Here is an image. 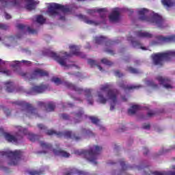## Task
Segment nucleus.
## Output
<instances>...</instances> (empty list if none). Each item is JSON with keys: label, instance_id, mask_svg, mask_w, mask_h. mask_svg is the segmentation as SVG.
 Instances as JSON below:
<instances>
[{"label": "nucleus", "instance_id": "1", "mask_svg": "<svg viewBox=\"0 0 175 175\" xmlns=\"http://www.w3.org/2000/svg\"><path fill=\"white\" fill-rule=\"evenodd\" d=\"M69 49L70 53L68 54L67 52H64L62 57H60L59 55H57L55 52L51 51H48L46 52V55L58 62L61 66H66V59H68V57H72V55H76V57H80V58H86L87 55L83 52H80V47L78 46L70 45Z\"/></svg>", "mask_w": 175, "mask_h": 175}, {"label": "nucleus", "instance_id": "2", "mask_svg": "<svg viewBox=\"0 0 175 175\" xmlns=\"http://www.w3.org/2000/svg\"><path fill=\"white\" fill-rule=\"evenodd\" d=\"M102 151V146H94L93 148H90L89 150H75V154L76 155H84L85 159L90 162H92L94 165H96V157L100 154Z\"/></svg>", "mask_w": 175, "mask_h": 175}, {"label": "nucleus", "instance_id": "3", "mask_svg": "<svg viewBox=\"0 0 175 175\" xmlns=\"http://www.w3.org/2000/svg\"><path fill=\"white\" fill-rule=\"evenodd\" d=\"M111 84L106 83L105 85H101L100 87V91L105 92L107 91V96L111 100L110 110L113 111L116 109V105H117V96L118 95V90L116 89H111Z\"/></svg>", "mask_w": 175, "mask_h": 175}, {"label": "nucleus", "instance_id": "4", "mask_svg": "<svg viewBox=\"0 0 175 175\" xmlns=\"http://www.w3.org/2000/svg\"><path fill=\"white\" fill-rule=\"evenodd\" d=\"M0 157H7V158H10V161L8 162V165L10 166H16L18 165V161L23 157V152L21 150H6L0 152Z\"/></svg>", "mask_w": 175, "mask_h": 175}, {"label": "nucleus", "instance_id": "5", "mask_svg": "<svg viewBox=\"0 0 175 175\" xmlns=\"http://www.w3.org/2000/svg\"><path fill=\"white\" fill-rule=\"evenodd\" d=\"M175 57V51H167L162 53H154V65H163L165 61H172Z\"/></svg>", "mask_w": 175, "mask_h": 175}, {"label": "nucleus", "instance_id": "6", "mask_svg": "<svg viewBox=\"0 0 175 175\" xmlns=\"http://www.w3.org/2000/svg\"><path fill=\"white\" fill-rule=\"evenodd\" d=\"M58 10H61L63 13H68L69 12V8H66L65 5L57 3H52L50 4L49 8H48L47 13L50 17L54 18L59 15Z\"/></svg>", "mask_w": 175, "mask_h": 175}, {"label": "nucleus", "instance_id": "7", "mask_svg": "<svg viewBox=\"0 0 175 175\" xmlns=\"http://www.w3.org/2000/svg\"><path fill=\"white\" fill-rule=\"evenodd\" d=\"M12 103H14V105H16L17 106H21L23 111H25L27 117L31 118L32 116H38V109L33 107V106H32L30 103L25 101H15Z\"/></svg>", "mask_w": 175, "mask_h": 175}, {"label": "nucleus", "instance_id": "8", "mask_svg": "<svg viewBox=\"0 0 175 175\" xmlns=\"http://www.w3.org/2000/svg\"><path fill=\"white\" fill-rule=\"evenodd\" d=\"M46 133L49 136H53V135H55V136H57V137H62V136H64L66 139H72V140H75V142H79V140L81 139V137L69 131H64L63 133H57L54 130H48Z\"/></svg>", "mask_w": 175, "mask_h": 175}, {"label": "nucleus", "instance_id": "9", "mask_svg": "<svg viewBox=\"0 0 175 175\" xmlns=\"http://www.w3.org/2000/svg\"><path fill=\"white\" fill-rule=\"evenodd\" d=\"M40 146L42 150H45L46 151H53L55 155L63 157L64 158H69V157H70V154L68 152L62 150V149H54L53 148V145L47 142H44V141L40 142Z\"/></svg>", "mask_w": 175, "mask_h": 175}, {"label": "nucleus", "instance_id": "10", "mask_svg": "<svg viewBox=\"0 0 175 175\" xmlns=\"http://www.w3.org/2000/svg\"><path fill=\"white\" fill-rule=\"evenodd\" d=\"M139 18L141 21H147L148 23H154V16H148V10L142 8L138 11Z\"/></svg>", "mask_w": 175, "mask_h": 175}, {"label": "nucleus", "instance_id": "11", "mask_svg": "<svg viewBox=\"0 0 175 175\" xmlns=\"http://www.w3.org/2000/svg\"><path fill=\"white\" fill-rule=\"evenodd\" d=\"M169 42H175V36L168 37L158 36L154 37V44H161V43H167Z\"/></svg>", "mask_w": 175, "mask_h": 175}, {"label": "nucleus", "instance_id": "12", "mask_svg": "<svg viewBox=\"0 0 175 175\" xmlns=\"http://www.w3.org/2000/svg\"><path fill=\"white\" fill-rule=\"evenodd\" d=\"M156 80H157V81H159V83L161 84L164 88H166V90L173 89V85H172L170 79H169V78L158 77Z\"/></svg>", "mask_w": 175, "mask_h": 175}, {"label": "nucleus", "instance_id": "13", "mask_svg": "<svg viewBox=\"0 0 175 175\" xmlns=\"http://www.w3.org/2000/svg\"><path fill=\"white\" fill-rule=\"evenodd\" d=\"M16 27L18 29H20V31H22L23 32H24V33H25V32H28L29 35L38 34V30L33 29L29 26H27L23 24H18Z\"/></svg>", "mask_w": 175, "mask_h": 175}, {"label": "nucleus", "instance_id": "14", "mask_svg": "<svg viewBox=\"0 0 175 175\" xmlns=\"http://www.w3.org/2000/svg\"><path fill=\"white\" fill-rule=\"evenodd\" d=\"M38 106L39 107H44L46 111H54L55 110V103L53 102H49L47 104L46 103H43L42 101H38L37 103Z\"/></svg>", "mask_w": 175, "mask_h": 175}, {"label": "nucleus", "instance_id": "15", "mask_svg": "<svg viewBox=\"0 0 175 175\" xmlns=\"http://www.w3.org/2000/svg\"><path fill=\"white\" fill-rule=\"evenodd\" d=\"M45 76H49V72L47 71L36 68L31 74V79H38V77H44Z\"/></svg>", "mask_w": 175, "mask_h": 175}, {"label": "nucleus", "instance_id": "16", "mask_svg": "<svg viewBox=\"0 0 175 175\" xmlns=\"http://www.w3.org/2000/svg\"><path fill=\"white\" fill-rule=\"evenodd\" d=\"M88 14H95V13H99L100 17L102 18H106V13H107V8H99V9H94V10H88L87 11Z\"/></svg>", "mask_w": 175, "mask_h": 175}, {"label": "nucleus", "instance_id": "17", "mask_svg": "<svg viewBox=\"0 0 175 175\" xmlns=\"http://www.w3.org/2000/svg\"><path fill=\"white\" fill-rule=\"evenodd\" d=\"M19 132H21V133H23V135H28V139L30 140V142H36V140H39V135L29 133H28V130L26 129H23L21 126H19Z\"/></svg>", "mask_w": 175, "mask_h": 175}, {"label": "nucleus", "instance_id": "18", "mask_svg": "<svg viewBox=\"0 0 175 175\" xmlns=\"http://www.w3.org/2000/svg\"><path fill=\"white\" fill-rule=\"evenodd\" d=\"M109 21L111 23H118L120 21V11H118V8H116L109 15Z\"/></svg>", "mask_w": 175, "mask_h": 175}, {"label": "nucleus", "instance_id": "19", "mask_svg": "<svg viewBox=\"0 0 175 175\" xmlns=\"http://www.w3.org/2000/svg\"><path fill=\"white\" fill-rule=\"evenodd\" d=\"M154 25H157L159 28H163V18L157 13L154 14Z\"/></svg>", "mask_w": 175, "mask_h": 175}, {"label": "nucleus", "instance_id": "20", "mask_svg": "<svg viewBox=\"0 0 175 175\" xmlns=\"http://www.w3.org/2000/svg\"><path fill=\"white\" fill-rule=\"evenodd\" d=\"M65 85L67 88H69V90H72V91H75L76 92H78V94H83V92H84V90L78 88L69 82H66Z\"/></svg>", "mask_w": 175, "mask_h": 175}, {"label": "nucleus", "instance_id": "21", "mask_svg": "<svg viewBox=\"0 0 175 175\" xmlns=\"http://www.w3.org/2000/svg\"><path fill=\"white\" fill-rule=\"evenodd\" d=\"M136 35L138 38H145L146 39H151V38H152V33L142 30L137 31Z\"/></svg>", "mask_w": 175, "mask_h": 175}, {"label": "nucleus", "instance_id": "22", "mask_svg": "<svg viewBox=\"0 0 175 175\" xmlns=\"http://www.w3.org/2000/svg\"><path fill=\"white\" fill-rule=\"evenodd\" d=\"M28 3L26 5V9L27 10H35L36 9V5L39 3V1H35V0H26Z\"/></svg>", "mask_w": 175, "mask_h": 175}, {"label": "nucleus", "instance_id": "23", "mask_svg": "<svg viewBox=\"0 0 175 175\" xmlns=\"http://www.w3.org/2000/svg\"><path fill=\"white\" fill-rule=\"evenodd\" d=\"M31 91L36 94H42V92H44V91H46V85H36L31 88Z\"/></svg>", "mask_w": 175, "mask_h": 175}, {"label": "nucleus", "instance_id": "24", "mask_svg": "<svg viewBox=\"0 0 175 175\" xmlns=\"http://www.w3.org/2000/svg\"><path fill=\"white\" fill-rule=\"evenodd\" d=\"M119 87L123 90H129V91H130V90H139V88H141L142 85H128L121 82L119 83Z\"/></svg>", "mask_w": 175, "mask_h": 175}, {"label": "nucleus", "instance_id": "25", "mask_svg": "<svg viewBox=\"0 0 175 175\" xmlns=\"http://www.w3.org/2000/svg\"><path fill=\"white\" fill-rule=\"evenodd\" d=\"M161 3H163L167 10H169V8L174 6L175 0H162Z\"/></svg>", "mask_w": 175, "mask_h": 175}, {"label": "nucleus", "instance_id": "26", "mask_svg": "<svg viewBox=\"0 0 175 175\" xmlns=\"http://www.w3.org/2000/svg\"><path fill=\"white\" fill-rule=\"evenodd\" d=\"M81 18H82L83 21L85 23V24H88L89 25H99V23L95 22L92 20H89L87 16L81 15Z\"/></svg>", "mask_w": 175, "mask_h": 175}, {"label": "nucleus", "instance_id": "27", "mask_svg": "<svg viewBox=\"0 0 175 175\" xmlns=\"http://www.w3.org/2000/svg\"><path fill=\"white\" fill-rule=\"evenodd\" d=\"M3 135L5 140L9 142L10 143H12V142L14 143H16V142H17V137H16V136L12 135L8 133H3Z\"/></svg>", "mask_w": 175, "mask_h": 175}, {"label": "nucleus", "instance_id": "28", "mask_svg": "<svg viewBox=\"0 0 175 175\" xmlns=\"http://www.w3.org/2000/svg\"><path fill=\"white\" fill-rule=\"evenodd\" d=\"M85 95L87 96L88 102L89 105H94V99L92 98V95H91V90H85Z\"/></svg>", "mask_w": 175, "mask_h": 175}, {"label": "nucleus", "instance_id": "29", "mask_svg": "<svg viewBox=\"0 0 175 175\" xmlns=\"http://www.w3.org/2000/svg\"><path fill=\"white\" fill-rule=\"evenodd\" d=\"M139 109H140V107L139 105H133L130 109H129L128 114L129 116H133V114H136Z\"/></svg>", "mask_w": 175, "mask_h": 175}, {"label": "nucleus", "instance_id": "30", "mask_svg": "<svg viewBox=\"0 0 175 175\" xmlns=\"http://www.w3.org/2000/svg\"><path fill=\"white\" fill-rule=\"evenodd\" d=\"M120 163L122 166V170L120 171V173L121 174H125V171L129 169V165H126L123 159L120 161Z\"/></svg>", "mask_w": 175, "mask_h": 175}, {"label": "nucleus", "instance_id": "31", "mask_svg": "<svg viewBox=\"0 0 175 175\" xmlns=\"http://www.w3.org/2000/svg\"><path fill=\"white\" fill-rule=\"evenodd\" d=\"M5 85L7 87V92H13L14 91V86L13 85V82L8 81L5 82Z\"/></svg>", "mask_w": 175, "mask_h": 175}, {"label": "nucleus", "instance_id": "32", "mask_svg": "<svg viewBox=\"0 0 175 175\" xmlns=\"http://www.w3.org/2000/svg\"><path fill=\"white\" fill-rule=\"evenodd\" d=\"M98 102L100 103H102L103 105H105L106 102H107V98H105L102 92H98Z\"/></svg>", "mask_w": 175, "mask_h": 175}, {"label": "nucleus", "instance_id": "33", "mask_svg": "<svg viewBox=\"0 0 175 175\" xmlns=\"http://www.w3.org/2000/svg\"><path fill=\"white\" fill-rule=\"evenodd\" d=\"M94 39L96 44H102L107 40V38L105 36L96 37Z\"/></svg>", "mask_w": 175, "mask_h": 175}, {"label": "nucleus", "instance_id": "34", "mask_svg": "<svg viewBox=\"0 0 175 175\" xmlns=\"http://www.w3.org/2000/svg\"><path fill=\"white\" fill-rule=\"evenodd\" d=\"M10 8H17V9L20 8V1L12 0L10 3Z\"/></svg>", "mask_w": 175, "mask_h": 175}, {"label": "nucleus", "instance_id": "35", "mask_svg": "<svg viewBox=\"0 0 175 175\" xmlns=\"http://www.w3.org/2000/svg\"><path fill=\"white\" fill-rule=\"evenodd\" d=\"M127 72H129L130 73H132L133 75H139V73H140V71L137 69V68H135L133 67H127V69H126Z\"/></svg>", "mask_w": 175, "mask_h": 175}, {"label": "nucleus", "instance_id": "36", "mask_svg": "<svg viewBox=\"0 0 175 175\" xmlns=\"http://www.w3.org/2000/svg\"><path fill=\"white\" fill-rule=\"evenodd\" d=\"M131 43L133 46V47H139V49H142V50H146V47L142 46V44H140V42L139 41H131Z\"/></svg>", "mask_w": 175, "mask_h": 175}, {"label": "nucleus", "instance_id": "37", "mask_svg": "<svg viewBox=\"0 0 175 175\" xmlns=\"http://www.w3.org/2000/svg\"><path fill=\"white\" fill-rule=\"evenodd\" d=\"M36 21L38 24H44L46 23V18L42 15H38L36 18Z\"/></svg>", "mask_w": 175, "mask_h": 175}, {"label": "nucleus", "instance_id": "38", "mask_svg": "<svg viewBox=\"0 0 175 175\" xmlns=\"http://www.w3.org/2000/svg\"><path fill=\"white\" fill-rule=\"evenodd\" d=\"M174 148H175V146L172 145L169 147V148H163V152L161 154H166V152H170V151H173Z\"/></svg>", "mask_w": 175, "mask_h": 175}, {"label": "nucleus", "instance_id": "39", "mask_svg": "<svg viewBox=\"0 0 175 175\" xmlns=\"http://www.w3.org/2000/svg\"><path fill=\"white\" fill-rule=\"evenodd\" d=\"M1 109L3 110V111L4 112V114H5V116L7 117H9L12 115V112L10 111V110L6 107H5L4 106H1Z\"/></svg>", "mask_w": 175, "mask_h": 175}, {"label": "nucleus", "instance_id": "40", "mask_svg": "<svg viewBox=\"0 0 175 175\" xmlns=\"http://www.w3.org/2000/svg\"><path fill=\"white\" fill-rule=\"evenodd\" d=\"M90 120H91L92 124H94V125H99V119H98V118L90 116Z\"/></svg>", "mask_w": 175, "mask_h": 175}, {"label": "nucleus", "instance_id": "41", "mask_svg": "<svg viewBox=\"0 0 175 175\" xmlns=\"http://www.w3.org/2000/svg\"><path fill=\"white\" fill-rule=\"evenodd\" d=\"M102 64H104V65H107L108 66H111L113 65V62H110L109 59L106 58H103L101 59Z\"/></svg>", "mask_w": 175, "mask_h": 175}, {"label": "nucleus", "instance_id": "42", "mask_svg": "<svg viewBox=\"0 0 175 175\" xmlns=\"http://www.w3.org/2000/svg\"><path fill=\"white\" fill-rule=\"evenodd\" d=\"M52 81L55 83L57 85H59V84H62V81H61V79L58 77H53L52 78Z\"/></svg>", "mask_w": 175, "mask_h": 175}, {"label": "nucleus", "instance_id": "43", "mask_svg": "<svg viewBox=\"0 0 175 175\" xmlns=\"http://www.w3.org/2000/svg\"><path fill=\"white\" fill-rule=\"evenodd\" d=\"M84 114V111H83V108H80L79 111L75 114L77 118H81Z\"/></svg>", "mask_w": 175, "mask_h": 175}, {"label": "nucleus", "instance_id": "44", "mask_svg": "<svg viewBox=\"0 0 175 175\" xmlns=\"http://www.w3.org/2000/svg\"><path fill=\"white\" fill-rule=\"evenodd\" d=\"M88 64L90 65L91 68H94V66H96V61L89 59L88 60Z\"/></svg>", "mask_w": 175, "mask_h": 175}, {"label": "nucleus", "instance_id": "45", "mask_svg": "<svg viewBox=\"0 0 175 175\" xmlns=\"http://www.w3.org/2000/svg\"><path fill=\"white\" fill-rule=\"evenodd\" d=\"M44 171H31L29 172L30 175H40L43 174Z\"/></svg>", "mask_w": 175, "mask_h": 175}, {"label": "nucleus", "instance_id": "46", "mask_svg": "<svg viewBox=\"0 0 175 175\" xmlns=\"http://www.w3.org/2000/svg\"><path fill=\"white\" fill-rule=\"evenodd\" d=\"M0 29L6 31V30L9 29V26L8 25L0 23Z\"/></svg>", "mask_w": 175, "mask_h": 175}, {"label": "nucleus", "instance_id": "47", "mask_svg": "<svg viewBox=\"0 0 175 175\" xmlns=\"http://www.w3.org/2000/svg\"><path fill=\"white\" fill-rule=\"evenodd\" d=\"M115 76L116 77L121 78V77H123L124 75L122 73H121V72H120V70H117L115 71Z\"/></svg>", "mask_w": 175, "mask_h": 175}, {"label": "nucleus", "instance_id": "48", "mask_svg": "<svg viewBox=\"0 0 175 175\" xmlns=\"http://www.w3.org/2000/svg\"><path fill=\"white\" fill-rule=\"evenodd\" d=\"M81 133H83L84 135H91V133H92L91 131L87 130L85 129H82Z\"/></svg>", "mask_w": 175, "mask_h": 175}, {"label": "nucleus", "instance_id": "49", "mask_svg": "<svg viewBox=\"0 0 175 175\" xmlns=\"http://www.w3.org/2000/svg\"><path fill=\"white\" fill-rule=\"evenodd\" d=\"M1 72V73H4L5 75H6L7 76H10L12 75V72H10V70H3Z\"/></svg>", "mask_w": 175, "mask_h": 175}, {"label": "nucleus", "instance_id": "50", "mask_svg": "<svg viewBox=\"0 0 175 175\" xmlns=\"http://www.w3.org/2000/svg\"><path fill=\"white\" fill-rule=\"evenodd\" d=\"M61 117L63 120H69V115L66 114V113H62L61 115Z\"/></svg>", "mask_w": 175, "mask_h": 175}, {"label": "nucleus", "instance_id": "51", "mask_svg": "<svg viewBox=\"0 0 175 175\" xmlns=\"http://www.w3.org/2000/svg\"><path fill=\"white\" fill-rule=\"evenodd\" d=\"M38 127L39 128V129L44 130V131L47 129V127H46V126H44L42 124H38Z\"/></svg>", "mask_w": 175, "mask_h": 175}, {"label": "nucleus", "instance_id": "52", "mask_svg": "<svg viewBox=\"0 0 175 175\" xmlns=\"http://www.w3.org/2000/svg\"><path fill=\"white\" fill-rule=\"evenodd\" d=\"M105 52L108 53V54H110L111 55H114V51L111 50V49H105Z\"/></svg>", "mask_w": 175, "mask_h": 175}, {"label": "nucleus", "instance_id": "53", "mask_svg": "<svg viewBox=\"0 0 175 175\" xmlns=\"http://www.w3.org/2000/svg\"><path fill=\"white\" fill-rule=\"evenodd\" d=\"M143 151H144V155H148V152H150V150H148V148L146 147L143 148Z\"/></svg>", "mask_w": 175, "mask_h": 175}, {"label": "nucleus", "instance_id": "54", "mask_svg": "<svg viewBox=\"0 0 175 175\" xmlns=\"http://www.w3.org/2000/svg\"><path fill=\"white\" fill-rule=\"evenodd\" d=\"M150 124H144L142 128L143 129H150Z\"/></svg>", "mask_w": 175, "mask_h": 175}, {"label": "nucleus", "instance_id": "55", "mask_svg": "<svg viewBox=\"0 0 175 175\" xmlns=\"http://www.w3.org/2000/svg\"><path fill=\"white\" fill-rule=\"evenodd\" d=\"M144 174L145 175L154 174V172H152V171H147V170H145Z\"/></svg>", "mask_w": 175, "mask_h": 175}, {"label": "nucleus", "instance_id": "56", "mask_svg": "<svg viewBox=\"0 0 175 175\" xmlns=\"http://www.w3.org/2000/svg\"><path fill=\"white\" fill-rule=\"evenodd\" d=\"M75 174V173L73 172V170H71L70 172H67L64 174V175H73Z\"/></svg>", "mask_w": 175, "mask_h": 175}, {"label": "nucleus", "instance_id": "57", "mask_svg": "<svg viewBox=\"0 0 175 175\" xmlns=\"http://www.w3.org/2000/svg\"><path fill=\"white\" fill-rule=\"evenodd\" d=\"M5 18L6 20H10V18H12V16L8 13H5Z\"/></svg>", "mask_w": 175, "mask_h": 175}, {"label": "nucleus", "instance_id": "58", "mask_svg": "<svg viewBox=\"0 0 175 175\" xmlns=\"http://www.w3.org/2000/svg\"><path fill=\"white\" fill-rule=\"evenodd\" d=\"M148 117H152V116H154V113L153 112H148L147 113Z\"/></svg>", "mask_w": 175, "mask_h": 175}, {"label": "nucleus", "instance_id": "59", "mask_svg": "<svg viewBox=\"0 0 175 175\" xmlns=\"http://www.w3.org/2000/svg\"><path fill=\"white\" fill-rule=\"evenodd\" d=\"M20 75L22 77H25V76H27V72H21Z\"/></svg>", "mask_w": 175, "mask_h": 175}, {"label": "nucleus", "instance_id": "60", "mask_svg": "<svg viewBox=\"0 0 175 175\" xmlns=\"http://www.w3.org/2000/svg\"><path fill=\"white\" fill-rule=\"evenodd\" d=\"M122 99L123 102H126V97L122 96Z\"/></svg>", "mask_w": 175, "mask_h": 175}, {"label": "nucleus", "instance_id": "61", "mask_svg": "<svg viewBox=\"0 0 175 175\" xmlns=\"http://www.w3.org/2000/svg\"><path fill=\"white\" fill-rule=\"evenodd\" d=\"M97 67L99 69V70H103V68H102V66L97 65Z\"/></svg>", "mask_w": 175, "mask_h": 175}, {"label": "nucleus", "instance_id": "62", "mask_svg": "<svg viewBox=\"0 0 175 175\" xmlns=\"http://www.w3.org/2000/svg\"><path fill=\"white\" fill-rule=\"evenodd\" d=\"M16 39H21V35L18 34V35L16 36Z\"/></svg>", "mask_w": 175, "mask_h": 175}, {"label": "nucleus", "instance_id": "63", "mask_svg": "<svg viewBox=\"0 0 175 175\" xmlns=\"http://www.w3.org/2000/svg\"><path fill=\"white\" fill-rule=\"evenodd\" d=\"M99 129H100L101 131H105V127L100 126Z\"/></svg>", "mask_w": 175, "mask_h": 175}, {"label": "nucleus", "instance_id": "64", "mask_svg": "<svg viewBox=\"0 0 175 175\" xmlns=\"http://www.w3.org/2000/svg\"><path fill=\"white\" fill-rule=\"evenodd\" d=\"M135 64H140V61L136 60V61H135Z\"/></svg>", "mask_w": 175, "mask_h": 175}]
</instances>
